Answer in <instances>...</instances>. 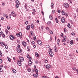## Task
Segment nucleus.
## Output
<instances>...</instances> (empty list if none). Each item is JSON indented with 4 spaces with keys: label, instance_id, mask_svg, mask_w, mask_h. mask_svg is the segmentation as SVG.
<instances>
[{
    "label": "nucleus",
    "instance_id": "63",
    "mask_svg": "<svg viewBox=\"0 0 78 78\" xmlns=\"http://www.w3.org/2000/svg\"><path fill=\"white\" fill-rule=\"evenodd\" d=\"M33 76L34 77H36V74H34L33 75Z\"/></svg>",
    "mask_w": 78,
    "mask_h": 78
},
{
    "label": "nucleus",
    "instance_id": "3",
    "mask_svg": "<svg viewBox=\"0 0 78 78\" xmlns=\"http://www.w3.org/2000/svg\"><path fill=\"white\" fill-rule=\"evenodd\" d=\"M16 35L17 37H20L22 36V32H19V33L16 34Z\"/></svg>",
    "mask_w": 78,
    "mask_h": 78
},
{
    "label": "nucleus",
    "instance_id": "62",
    "mask_svg": "<svg viewBox=\"0 0 78 78\" xmlns=\"http://www.w3.org/2000/svg\"><path fill=\"white\" fill-rule=\"evenodd\" d=\"M71 34L73 36H74V35H75V33H71Z\"/></svg>",
    "mask_w": 78,
    "mask_h": 78
},
{
    "label": "nucleus",
    "instance_id": "35",
    "mask_svg": "<svg viewBox=\"0 0 78 78\" xmlns=\"http://www.w3.org/2000/svg\"><path fill=\"white\" fill-rule=\"evenodd\" d=\"M5 31L6 34H8V30L7 29L5 30Z\"/></svg>",
    "mask_w": 78,
    "mask_h": 78
},
{
    "label": "nucleus",
    "instance_id": "6",
    "mask_svg": "<svg viewBox=\"0 0 78 78\" xmlns=\"http://www.w3.org/2000/svg\"><path fill=\"white\" fill-rule=\"evenodd\" d=\"M37 44L40 45H42V41H41V40H38L37 41Z\"/></svg>",
    "mask_w": 78,
    "mask_h": 78
},
{
    "label": "nucleus",
    "instance_id": "19",
    "mask_svg": "<svg viewBox=\"0 0 78 78\" xmlns=\"http://www.w3.org/2000/svg\"><path fill=\"white\" fill-rule=\"evenodd\" d=\"M28 63L29 64V66H31L32 64V62L31 61H30L28 62Z\"/></svg>",
    "mask_w": 78,
    "mask_h": 78
},
{
    "label": "nucleus",
    "instance_id": "8",
    "mask_svg": "<svg viewBox=\"0 0 78 78\" xmlns=\"http://www.w3.org/2000/svg\"><path fill=\"white\" fill-rule=\"evenodd\" d=\"M22 44L25 47H26V45H27V43L26 42L23 41L22 42Z\"/></svg>",
    "mask_w": 78,
    "mask_h": 78
},
{
    "label": "nucleus",
    "instance_id": "1",
    "mask_svg": "<svg viewBox=\"0 0 78 78\" xmlns=\"http://www.w3.org/2000/svg\"><path fill=\"white\" fill-rule=\"evenodd\" d=\"M16 51L18 52V53H21L22 51V49L18 48H16Z\"/></svg>",
    "mask_w": 78,
    "mask_h": 78
},
{
    "label": "nucleus",
    "instance_id": "60",
    "mask_svg": "<svg viewBox=\"0 0 78 78\" xmlns=\"http://www.w3.org/2000/svg\"><path fill=\"white\" fill-rule=\"evenodd\" d=\"M35 74L36 75V77H37V76H38V73H36Z\"/></svg>",
    "mask_w": 78,
    "mask_h": 78
},
{
    "label": "nucleus",
    "instance_id": "11",
    "mask_svg": "<svg viewBox=\"0 0 78 78\" xmlns=\"http://www.w3.org/2000/svg\"><path fill=\"white\" fill-rule=\"evenodd\" d=\"M65 38H64V39H63L62 40V42H66V39L67 38V37H66V36H65Z\"/></svg>",
    "mask_w": 78,
    "mask_h": 78
},
{
    "label": "nucleus",
    "instance_id": "26",
    "mask_svg": "<svg viewBox=\"0 0 78 78\" xmlns=\"http://www.w3.org/2000/svg\"><path fill=\"white\" fill-rule=\"evenodd\" d=\"M12 16L13 17H16V13H14Z\"/></svg>",
    "mask_w": 78,
    "mask_h": 78
},
{
    "label": "nucleus",
    "instance_id": "57",
    "mask_svg": "<svg viewBox=\"0 0 78 78\" xmlns=\"http://www.w3.org/2000/svg\"><path fill=\"white\" fill-rule=\"evenodd\" d=\"M49 30H50V29L48 27H47L46 28V30H48V31Z\"/></svg>",
    "mask_w": 78,
    "mask_h": 78
},
{
    "label": "nucleus",
    "instance_id": "40",
    "mask_svg": "<svg viewBox=\"0 0 78 78\" xmlns=\"http://www.w3.org/2000/svg\"><path fill=\"white\" fill-rule=\"evenodd\" d=\"M17 48H20V44H18Z\"/></svg>",
    "mask_w": 78,
    "mask_h": 78
},
{
    "label": "nucleus",
    "instance_id": "46",
    "mask_svg": "<svg viewBox=\"0 0 78 78\" xmlns=\"http://www.w3.org/2000/svg\"><path fill=\"white\" fill-rule=\"evenodd\" d=\"M28 21H26V22H25V24L28 25Z\"/></svg>",
    "mask_w": 78,
    "mask_h": 78
},
{
    "label": "nucleus",
    "instance_id": "24",
    "mask_svg": "<svg viewBox=\"0 0 78 78\" xmlns=\"http://www.w3.org/2000/svg\"><path fill=\"white\" fill-rule=\"evenodd\" d=\"M67 27L69 28H70V24L69 23H68V25H67Z\"/></svg>",
    "mask_w": 78,
    "mask_h": 78
},
{
    "label": "nucleus",
    "instance_id": "51",
    "mask_svg": "<svg viewBox=\"0 0 78 78\" xmlns=\"http://www.w3.org/2000/svg\"><path fill=\"white\" fill-rule=\"evenodd\" d=\"M5 16L6 19L8 18V15H7V14H5Z\"/></svg>",
    "mask_w": 78,
    "mask_h": 78
},
{
    "label": "nucleus",
    "instance_id": "10",
    "mask_svg": "<svg viewBox=\"0 0 78 78\" xmlns=\"http://www.w3.org/2000/svg\"><path fill=\"white\" fill-rule=\"evenodd\" d=\"M20 61L22 62V61H23V58L22 57H19Z\"/></svg>",
    "mask_w": 78,
    "mask_h": 78
},
{
    "label": "nucleus",
    "instance_id": "43",
    "mask_svg": "<svg viewBox=\"0 0 78 78\" xmlns=\"http://www.w3.org/2000/svg\"><path fill=\"white\" fill-rule=\"evenodd\" d=\"M50 42H51V41H52V37H50Z\"/></svg>",
    "mask_w": 78,
    "mask_h": 78
},
{
    "label": "nucleus",
    "instance_id": "25",
    "mask_svg": "<svg viewBox=\"0 0 78 78\" xmlns=\"http://www.w3.org/2000/svg\"><path fill=\"white\" fill-rule=\"evenodd\" d=\"M27 3H25V5H24V6H25V9H27Z\"/></svg>",
    "mask_w": 78,
    "mask_h": 78
},
{
    "label": "nucleus",
    "instance_id": "22",
    "mask_svg": "<svg viewBox=\"0 0 78 78\" xmlns=\"http://www.w3.org/2000/svg\"><path fill=\"white\" fill-rule=\"evenodd\" d=\"M49 18L50 20H52V19H53V17L51 16L50 15L49 16Z\"/></svg>",
    "mask_w": 78,
    "mask_h": 78
},
{
    "label": "nucleus",
    "instance_id": "29",
    "mask_svg": "<svg viewBox=\"0 0 78 78\" xmlns=\"http://www.w3.org/2000/svg\"><path fill=\"white\" fill-rule=\"evenodd\" d=\"M7 59H8V61H9V62H11V58H9L8 57H7Z\"/></svg>",
    "mask_w": 78,
    "mask_h": 78
},
{
    "label": "nucleus",
    "instance_id": "12",
    "mask_svg": "<svg viewBox=\"0 0 78 78\" xmlns=\"http://www.w3.org/2000/svg\"><path fill=\"white\" fill-rule=\"evenodd\" d=\"M46 69H50V65L49 64L47 65L46 66Z\"/></svg>",
    "mask_w": 78,
    "mask_h": 78
},
{
    "label": "nucleus",
    "instance_id": "41",
    "mask_svg": "<svg viewBox=\"0 0 78 78\" xmlns=\"http://www.w3.org/2000/svg\"><path fill=\"white\" fill-rule=\"evenodd\" d=\"M66 30H67V29H66V28H64V31L65 33H66V32H67Z\"/></svg>",
    "mask_w": 78,
    "mask_h": 78
},
{
    "label": "nucleus",
    "instance_id": "4",
    "mask_svg": "<svg viewBox=\"0 0 78 78\" xmlns=\"http://www.w3.org/2000/svg\"><path fill=\"white\" fill-rule=\"evenodd\" d=\"M48 54H49V55H50L52 57L53 56V52H48Z\"/></svg>",
    "mask_w": 78,
    "mask_h": 78
},
{
    "label": "nucleus",
    "instance_id": "13",
    "mask_svg": "<svg viewBox=\"0 0 78 78\" xmlns=\"http://www.w3.org/2000/svg\"><path fill=\"white\" fill-rule=\"evenodd\" d=\"M0 44L2 46V47H5V43H3V42H1V43H0Z\"/></svg>",
    "mask_w": 78,
    "mask_h": 78
},
{
    "label": "nucleus",
    "instance_id": "59",
    "mask_svg": "<svg viewBox=\"0 0 78 78\" xmlns=\"http://www.w3.org/2000/svg\"><path fill=\"white\" fill-rule=\"evenodd\" d=\"M31 44H32L33 45L34 44V42L32 41L31 42Z\"/></svg>",
    "mask_w": 78,
    "mask_h": 78
},
{
    "label": "nucleus",
    "instance_id": "36",
    "mask_svg": "<svg viewBox=\"0 0 78 78\" xmlns=\"http://www.w3.org/2000/svg\"><path fill=\"white\" fill-rule=\"evenodd\" d=\"M35 71L36 73H38V70H37V69H36Z\"/></svg>",
    "mask_w": 78,
    "mask_h": 78
},
{
    "label": "nucleus",
    "instance_id": "48",
    "mask_svg": "<svg viewBox=\"0 0 78 78\" xmlns=\"http://www.w3.org/2000/svg\"><path fill=\"white\" fill-rule=\"evenodd\" d=\"M46 48H50V46L48 45H47L46 46Z\"/></svg>",
    "mask_w": 78,
    "mask_h": 78
},
{
    "label": "nucleus",
    "instance_id": "37",
    "mask_svg": "<svg viewBox=\"0 0 78 78\" xmlns=\"http://www.w3.org/2000/svg\"><path fill=\"white\" fill-rule=\"evenodd\" d=\"M34 40V41H36V36H34V37H33Z\"/></svg>",
    "mask_w": 78,
    "mask_h": 78
},
{
    "label": "nucleus",
    "instance_id": "32",
    "mask_svg": "<svg viewBox=\"0 0 78 78\" xmlns=\"http://www.w3.org/2000/svg\"><path fill=\"white\" fill-rule=\"evenodd\" d=\"M30 27L32 29L33 28V27H34V25H33V23H32L31 24Z\"/></svg>",
    "mask_w": 78,
    "mask_h": 78
},
{
    "label": "nucleus",
    "instance_id": "39",
    "mask_svg": "<svg viewBox=\"0 0 78 78\" xmlns=\"http://www.w3.org/2000/svg\"><path fill=\"white\" fill-rule=\"evenodd\" d=\"M49 52H52V49L51 48H49Z\"/></svg>",
    "mask_w": 78,
    "mask_h": 78
},
{
    "label": "nucleus",
    "instance_id": "20",
    "mask_svg": "<svg viewBox=\"0 0 78 78\" xmlns=\"http://www.w3.org/2000/svg\"><path fill=\"white\" fill-rule=\"evenodd\" d=\"M51 6L52 8H54V4L53 3H51Z\"/></svg>",
    "mask_w": 78,
    "mask_h": 78
},
{
    "label": "nucleus",
    "instance_id": "18",
    "mask_svg": "<svg viewBox=\"0 0 78 78\" xmlns=\"http://www.w3.org/2000/svg\"><path fill=\"white\" fill-rule=\"evenodd\" d=\"M66 13L64 11V10H62V15H65Z\"/></svg>",
    "mask_w": 78,
    "mask_h": 78
},
{
    "label": "nucleus",
    "instance_id": "5",
    "mask_svg": "<svg viewBox=\"0 0 78 78\" xmlns=\"http://www.w3.org/2000/svg\"><path fill=\"white\" fill-rule=\"evenodd\" d=\"M17 64L19 66H21L22 65V63L19 60H18L17 61Z\"/></svg>",
    "mask_w": 78,
    "mask_h": 78
},
{
    "label": "nucleus",
    "instance_id": "23",
    "mask_svg": "<svg viewBox=\"0 0 78 78\" xmlns=\"http://www.w3.org/2000/svg\"><path fill=\"white\" fill-rule=\"evenodd\" d=\"M48 25H50V24H51V22L50 21H48L47 22Z\"/></svg>",
    "mask_w": 78,
    "mask_h": 78
},
{
    "label": "nucleus",
    "instance_id": "30",
    "mask_svg": "<svg viewBox=\"0 0 78 78\" xmlns=\"http://www.w3.org/2000/svg\"><path fill=\"white\" fill-rule=\"evenodd\" d=\"M2 52H1V51H0V58H2Z\"/></svg>",
    "mask_w": 78,
    "mask_h": 78
},
{
    "label": "nucleus",
    "instance_id": "54",
    "mask_svg": "<svg viewBox=\"0 0 78 78\" xmlns=\"http://www.w3.org/2000/svg\"><path fill=\"white\" fill-rule=\"evenodd\" d=\"M27 58H30V55L28 54L27 55Z\"/></svg>",
    "mask_w": 78,
    "mask_h": 78
},
{
    "label": "nucleus",
    "instance_id": "16",
    "mask_svg": "<svg viewBox=\"0 0 78 78\" xmlns=\"http://www.w3.org/2000/svg\"><path fill=\"white\" fill-rule=\"evenodd\" d=\"M35 56L36 57V58H37V57H38V55H39V54L37 52H35Z\"/></svg>",
    "mask_w": 78,
    "mask_h": 78
},
{
    "label": "nucleus",
    "instance_id": "9",
    "mask_svg": "<svg viewBox=\"0 0 78 78\" xmlns=\"http://www.w3.org/2000/svg\"><path fill=\"white\" fill-rule=\"evenodd\" d=\"M61 22L62 23H65V19L62 17L61 20Z\"/></svg>",
    "mask_w": 78,
    "mask_h": 78
},
{
    "label": "nucleus",
    "instance_id": "49",
    "mask_svg": "<svg viewBox=\"0 0 78 78\" xmlns=\"http://www.w3.org/2000/svg\"><path fill=\"white\" fill-rule=\"evenodd\" d=\"M64 15L65 16H66V17H67V16H68V14H67V13H65Z\"/></svg>",
    "mask_w": 78,
    "mask_h": 78
},
{
    "label": "nucleus",
    "instance_id": "42",
    "mask_svg": "<svg viewBox=\"0 0 78 78\" xmlns=\"http://www.w3.org/2000/svg\"><path fill=\"white\" fill-rule=\"evenodd\" d=\"M49 33L51 34H53V33L52 31H50Z\"/></svg>",
    "mask_w": 78,
    "mask_h": 78
},
{
    "label": "nucleus",
    "instance_id": "38",
    "mask_svg": "<svg viewBox=\"0 0 78 78\" xmlns=\"http://www.w3.org/2000/svg\"><path fill=\"white\" fill-rule=\"evenodd\" d=\"M3 34V32L1 31L0 32V37H1V36Z\"/></svg>",
    "mask_w": 78,
    "mask_h": 78
},
{
    "label": "nucleus",
    "instance_id": "53",
    "mask_svg": "<svg viewBox=\"0 0 78 78\" xmlns=\"http://www.w3.org/2000/svg\"><path fill=\"white\" fill-rule=\"evenodd\" d=\"M38 62L39 61H36L35 62V64H38Z\"/></svg>",
    "mask_w": 78,
    "mask_h": 78
},
{
    "label": "nucleus",
    "instance_id": "55",
    "mask_svg": "<svg viewBox=\"0 0 78 78\" xmlns=\"http://www.w3.org/2000/svg\"><path fill=\"white\" fill-rule=\"evenodd\" d=\"M58 13H60L61 12V11L59 9L58 10Z\"/></svg>",
    "mask_w": 78,
    "mask_h": 78
},
{
    "label": "nucleus",
    "instance_id": "64",
    "mask_svg": "<svg viewBox=\"0 0 78 78\" xmlns=\"http://www.w3.org/2000/svg\"><path fill=\"white\" fill-rule=\"evenodd\" d=\"M44 62H48V61L47 60H45L44 61Z\"/></svg>",
    "mask_w": 78,
    "mask_h": 78
},
{
    "label": "nucleus",
    "instance_id": "7",
    "mask_svg": "<svg viewBox=\"0 0 78 78\" xmlns=\"http://www.w3.org/2000/svg\"><path fill=\"white\" fill-rule=\"evenodd\" d=\"M26 29L27 30H30V25H27L26 27Z\"/></svg>",
    "mask_w": 78,
    "mask_h": 78
},
{
    "label": "nucleus",
    "instance_id": "52",
    "mask_svg": "<svg viewBox=\"0 0 78 78\" xmlns=\"http://www.w3.org/2000/svg\"><path fill=\"white\" fill-rule=\"evenodd\" d=\"M19 5L18 4H16V8H19Z\"/></svg>",
    "mask_w": 78,
    "mask_h": 78
},
{
    "label": "nucleus",
    "instance_id": "34",
    "mask_svg": "<svg viewBox=\"0 0 78 78\" xmlns=\"http://www.w3.org/2000/svg\"><path fill=\"white\" fill-rule=\"evenodd\" d=\"M54 49L55 51V52H57V51L56 50V47L55 46L54 48Z\"/></svg>",
    "mask_w": 78,
    "mask_h": 78
},
{
    "label": "nucleus",
    "instance_id": "27",
    "mask_svg": "<svg viewBox=\"0 0 78 78\" xmlns=\"http://www.w3.org/2000/svg\"><path fill=\"white\" fill-rule=\"evenodd\" d=\"M1 36H2V37L4 38L5 37V35L3 34H3H2V35H1Z\"/></svg>",
    "mask_w": 78,
    "mask_h": 78
},
{
    "label": "nucleus",
    "instance_id": "45",
    "mask_svg": "<svg viewBox=\"0 0 78 78\" xmlns=\"http://www.w3.org/2000/svg\"><path fill=\"white\" fill-rule=\"evenodd\" d=\"M7 28L8 30H9L10 29V27H9V26H7Z\"/></svg>",
    "mask_w": 78,
    "mask_h": 78
},
{
    "label": "nucleus",
    "instance_id": "14",
    "mask_svg": "<svg viewBox=\"0 0 78 78\" xmlns=\"http://www.w3.org/2000/svg\"><path fill=\"white\" fill-rule=\"evenodd\" d=\"M16 4H17L18 5H20L19 1V0H16Z\"/></svg>",
    "mask_w": 78,
    "mask_h": 78
},
{
    "label": "nucleus",
    "instance_id": "21",
    "mask_svg": "<svg viewBox=\"0 0 78 78\" xmlns=\"http://www.w3.org/2000/svg\"><path fill=\"white\" fill-rule=\"evenodd\" d=\"M55 20L56 23H58V20L57 19V18H55Z\"/></svg>",
    "mask_w": 78,
    "mask_h": 78
},
{
    "label": "nucleus",
    "instance_id": "17",
    "mask_svg": "<svg viewBox=\"0 0 78 78\" xmlns=\"http://www.w3.org/2000/svg\"><path fill=\"white\" fill-rule=\"evenodd\" d=\"M70 44L71 45H73V40H71L70 42Z\"/></svg>",
    "mask_w": 78,
    "mask_h": 78
},
{
    "label": "nucleus",
    "instance_id": "28",
    "mask_svg": "<svg viewBox=\"0 0 78 78\" xmlns=\"http://www.w3.org/2000/svg\"><path fill=\"white\" fill-rule=\"evenodd\" d=\"M27 70L28 72H31V69L30 68H28Z\"/></svg>",
    "mask_w": 78,
    "mask_h": 78
},
{
    "label": "nucleus",
    "instance_id": "2",
    "mask_svg": "<svg viewBox=\"0 0 78 78\" xmlns=\"http://www.w3.org/2000/svg\"><path fill=\"white\" fill-rule=\"evenodd\" d=\"M64 6L65 8H69V5L68 3H65L64 4Z\"/></svg>",
    "mask_w": 78,
    "mask_h": 78
},
{
    "label": "nucleus",
    "instance_id": "61",
    "mask_svg": "<svg viewBox=\"0 0 78 78\" xmlns=\"http://www.w3.org/2000/svg\"><path fill=\"white\" fill-rule=\"evenodd\" d=\"M42 78H47V77H46V76H43L42 77Z\"/></svg>",
    "mask_w": 78,
    "mask_h": 78
},
{
    "label": "nucleus",
    "instance_id": "50",
    "mask_svg": "<svg viewBox=\"0 0 78 78\" xmlns=\"http://www.w3.org/2000/svg\"><path fill=\"white\" fill-rule=\"evenodd\" d=\"M29 60L30 61H31V57H29Z\"/></svg>",
    "mask_w": 78,
    "mask_h": 78
},
{
    "label": "nucleus",
    "instance_id": "15",
    "mask_svg": "<svg viewBox=\"0 0 78 78\" xmlns=\"http://www.w3.org/2000/svg\"><path fill=\"white\" fill-rule=\"evenodd\" d=\"M13 36H12V35H11L9 36V38L11 40H12V38L13 37Z\"/></svg>",
    "mask_w": 78,
    "mask_h": 78
},
{
    "label": "nucleus",
    "instance_id": "44",
    "mask_svg": "<svg viewBox=\"0 0 78 78\" xmlns=\"http://www.w3.org/2000/svg\"><path fill=\"white\" fill-rule=\"evenodd\" d=\"M15 14V13H14V12H11V14L12 16L13 15V14Z\"/></svg>",
    "mask_w": 78,
    "mask_h": 78
},
{
    "label": "nucleus",
    "instance_id": "31",
    "mask_svg": "<svg viewBox=\"0 0 78 78\" xmlns=\"http://www.w3.org/2000/svg\"><path fill=\"white\" fill-rule=\"evenodd\" d=\"M12 72L14 73H16V70L15 69H13L12 70Z\"/></svg>",
    "mask_w": 78,
    "mask_h": 78
},
{
    "label": "nucleus",
    "instance_id": "58",
    "mask_svg": "<svg viewBox=\"0 0 78 78\" xmlns=\"http://www.w3.org/2000/svg\"><path fill=\"white\" fill-rule=\"evenodd\" d=\"M2 71H3V70L2 69V68L1 69H0V72H2Z\"/></svg>",
    "mask_w": 78,
    "mask_h": 78
},
{
    "label": "nucleus",
    "instance_id": "47",
    "mask_svg": "<svg viewBox=\"0 0 78 78\" xmlns=\"http://www.w3.org/2000/svg\"><path fill=\"white\" fill-rule=\"evenodd\" d=\"M55 12V11L54 10H53L52 11V14H54Z\"/></svg>",
    "mask_w": 78,
    "mask_h": 78
},
{
    "label": "nucleus",
    "instance_id": "33",
    "mask_svg": "<svg viewBox=\"0 0 78 78\" xmlns=\"http://www.w3.org/2000/svg\"><path fill=\"white\" fill-rule=\"evenodd\" d=\"M30 32H31V36H33V35H34V34L33 33V31H30Z\"/></svg>",
    "mask_w": 78,
    "mask_h": 78
},
{
    "label": "nucleus",
    "instance_id": "56",
    "mask_svg": "<svg viewBox=\"0 0 78 78\" xmlns=\"http://www.w3.org/2000/svg\"><path fill=\"white\" fill-rule=\"evenodd\" d=\"M5 47L6 49H7V48H8V46H7V45H5Z\"/></svg>",
    "mask_w": 78,
    "mask_h": 78
}]
</instances>
